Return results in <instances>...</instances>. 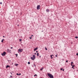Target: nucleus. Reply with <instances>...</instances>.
Segmentation results:
<instances>
[{
  "instance_id": "obj_1",
  "label": "nucleus",
  "mask_w": 78,
  "mask_h": 78,
  "mask_svg": "<svg viewBox=\"0 0 78 78\" xmlns=\"http://www.w3.org/2000/svg\"><path fill=\"white\" fill-rule=\"evenodd\" d=\"M48 77L50 78H53V76L52 75V74H51L49 73L48 74Z\"/></svg>"
},
{
  "instance_id": "obj_2",
  "label": "nucleus",
  "mask_w": 78,
  "mask_h": 78,
  "mask_svg": "<svg viewBox=\"0 0 78 78\" xmlns=\"http://www.w3.org/2000/svg\"><path fill=\"white\" fill-rule=\"evenodd\" d=\"M33 57H31V59H32V60H33V61H34V59H36V57H35V55H33Z\"/></svg>"
},
{
  "instance_id": "obj_3",
  "label": "nucleus",
  "mask_w": 78,
  "mask_h": 78,
  "mask_svg": "<svg viewBox=\"0 0 78 78\" xmlns=\"http://www.w3.org/2000/svg\"><path fill=\"white\" fill-rule=\"evenodd\" d=\"M23 51V49L20 48L18 50V53H20V52H22Z\"/></svg>"
},
{
  "instance_id": "obj_4",
  "label": "nucleus",
  "mask_w": 78,
  "mask_h": 78,
  "mask_svg": "<svg viewBox=\"0 0 78 78\" xmlns=\"http://www.w3.org/2000/svg\"><path fill=\"white\" fill-rule=\"evenodd\" d=\"M6 55V52H4L3 53L1 54V55H2L3 56H5V55Z\"/></svg>"
},
{
  "instance_id": "obj_5",
  "label": "nucleus",
  "mask_w": 78,
  "mask_h": 78,
  "mask_svg": "<svg viewBox=\"0 0 78 78\" xmlns=\"http://www.w3.org/2000/svg\"><path fill=\"white\" fill-rule=\"evenodd\" d=\"M37 9H40V5H38L37 7Z\"/></svg>"
},
{
  "instance_id": "obj_6",
  "label": "nucleus",
  "mask_w": 78,
  "mask_h": 78,
  "mask_svg": "<svg viewBox=\"0 0 78 78\" xmlns=\"http://www.w3.org/2000/svg\"><path fill=\"white\" fill-rule=\"evenodd\" d=\"M7 52H10V51H11V50H9V49H7Z\"/></svg>"
},
{
  "instance_id": "obj_7",
  "label": "nucleus",
  "mask_w": 78,
  "mask_h": 78,
  "mask_svg": "<svg viewBox=\"0 0 78 78\" xmlns=\"http://www.w3.org/2000/svg\"><path fill=\"white\" fill-rule=\"evenodd\" d=\"M37 50V47L36 48L34 49V51H36V50Z\"/></svg>"
},
{
  "instance_id": "obj_8",
  "label": "nucleus",
  "mask_w": 78,
  "mask_h": 78,
  "mask_svg": "<svg viewBox=\"0 0 78 78\" xmlns=\"http://www.w3.org/2000/svg\"><path fill=\"white\" fill-rule=\"evenodd\" d=\"M51 59H52V58H53L54 56H53V55H51Z\"/></svg>"
},
{
  "instance_id": "obj_9",
  "label": "nucleus",
  "mask_w": 78,
  "mask_h": 78,
  "mask_svg": "<svg viewBox=\"0 0 78 78\" xmlns=\"http://www.w3.org/2000/svg\"><path fill=\"white\" fill-rule=\"evenodd\" d=\"M46 12H49L50 11V10L48 9H47L46 10Z\"/></svg>"
},
{
  "instance_id": "obj_10",
  "label": "nucleus",
  "mask_w": 78,
  "mask_h": 78,
  "mask_svg": "<svg viewBox=\"0 0 78 78\" xmlns=\"http://www.w3.org/2000/svg\"><path fill=\"white\" fill-rule=\"evenodd\" d=\"M8 67H10V66L9 65H7L6 66V68H8Z\"/></svg>"
},
{
  "instance_id": "obj_11",
  "label": "nucleus",
  "mask_w": 78,
  "mask_h": 78,
  "mask_svg": "<svg viewBox=\"0 0 78 78\" xmlns=\"http://www.w3.org/2000/svg\"><path fill=\"white\" fill-rule=\"evenodd\" d=\"M3 41H4V39H3L2 41H1V42H3Z\"/></svg>"
},
{
  "instance_id": "obj_12",
  "label": "nucleus",
  "mask_w": 78,
  "mask_h": 78,
  "mask_svg": "<svg viewBox=\"0 0 78 78\" xmlns=\"http://www.w3.org/2000/svg\"><path fill=\"white\" fill-rule=\"evenodd\" d=\"M14 65L15 66H18V64H15Z\"/></svg>"
},
{
  "instance_id": "obj_13",
  "label": "nucleus",
  "mask_w": 78,
  "mask_h": 78,
  "mask_svg": "<svg viewBox=\"0 0 78 78\" xmlns=\"http://www.w3.org/2000/svg\"><path fill=\"white\" fill-rule=\"evenodd\" d=\"M75 38H76V39H78V37L76 36L75 37Z\"/></svg>"
},
{
  "instance_id": "obj_14",
  "label": "nucleus",
  "mask_w": 78,
  "mask_h": 78,
  "mask_svg": "<svg viewBox=\"0 0 78 78\" xmlns=\"http://www.w3.org/2000/svg\"><path fill=\"white\" fill-rule=\"evenodd\" d=\"M28 64H30V62H28Z\"/></svg>"
},
{
  "instance_id": "obj_15",
  "label": "nucleus",
  "mask_w": 78,
  "mask_h": 78,
  "mask_svg": "<svg viewBox=\"0 0 78 78\" xmlns=\"http://www.w3.org/2000/svg\"><path fill=\"white\" fill-rule=\"evenodd\" d=\"M45 49L46 50H47V48L45 47Z\"/></svg>"
},
{
  "instance_id": "obj_16",
  "label": "nucleus",
  "mask_w": 78,
  "mask_h": 78,
  "mask_svg": "<svg viewBox=\"0 0 78 78\" xmlns=\"http://www.w3.org/2000/svg\"><path fill=\"white\" fill-rule=\"evenodd\" d=\"M37 56H39V53H37Z\"/></svg>"
},
{
  "instance_id": "obj_17",
  "label": "nucleus",
  "mask_w": 78,
  "mask_h": 78,
  "mask_svg": "<svg viewBox=\"0 0 78 78\" xmlns=\"http://www.w3.org/2000/svg\"><path fill=\"white\" fill-rule=\"evenodd\" d=\"M34 67H36V65H35V64H34Z\"/></svg>"
},
{
  "instance_id": "obj_18",
  "label": "nucleus",
  "mask_w": 78,
  "mask_h": 78,
  "mask_svg": "<svg viewBox=\"0 0 78 78\" xmlns=\"http://www.w3.org/2000/svg\"><path fill=\"white\" fill-rule=\"evenodd\" d=\"M19 41H22V39H20L19 40Z\"/></svg>"
},
{
  "instance_id": "obj_19",
  "label": "nucleus",
  "mask_w": 78,
  "mask_h": 78,
  "mask_svg": "<svg viewBox=\"0 0 78 78\" xmlns=\"http://www.w3.org/2000/svg\"><path fill=\"white\" fill-rule=\"evenodd\" d=\"M55 56L56 57H58V55H56Z\"/></svg>"
},
{
  "instance_id": "obj_20",
  "label": "nucleus",
  "mask_w": 78,
  "mask_h": 78,
  "mask_svg": "<svg viewBox=\"0 0 78 78\" xmlns=\"http://www.w3.org/2000/svg\"><path fill=\"white\" fill-rule=\"evenodd\" d=\"M37 76V75L35 74V75H34V76Z\"/></svg>"
},
{
  "instance_id": "obj_21",
  "label": "nucleus",
  "mask_w": 78,
  "mask_h": 78,
  "mask_svg": "<svg viewBox=\"0 0 78 78\" xmlns=\"http://www.w3.org/2000/svg\"><path fill=\"white\" fill-rule=\"evenodd\" d=\"M71 64H73V62H71Z\"/></svg>"
},
{
  "instance_id": "obj_22",
  "label": "nucleus",
  "mask_w": 78,
  "mask_h": 78,
  "mask_svg": "<svg viewBox=\"0 0 78 78\" xmlns=\"http://www.w3.org/2000/svg\"><path fill=\"white\" fill-rule=\"evenodd\" d=\"M0 4H1V5H2V2H1L0 3Z\"/></svg>"
},
{
  "instance_id": "obj_23",
  "label": "nucleus",
  "mask_w": 78,
  "mask_h": 78,
  "mask_svg": "<svg viewBox=\"0 0 78 78\" xmlns=\"http://www.w3.org/2000/svg\"><path fill=\"white\" fill-rule=\"evenodd\" d=\"M16 57H17V55H17V54H16Z\"/></svg>"
},
{
  "instance_id": "obj_24",
  "label": "nucleus",
  "mask_w": 78,
  "mask_h": 78,
  "mask_svg": "<svg viewBox=\"0 0 78 78\" xmlns=\"http://www.w3.org/2000/svg\"><path fill=\"white\" fill-rule=\"evenodd\" d=\"M66 62H68V61L66 60Z\"/></svg>"
},
{
  "instance_id": "obj_25",
  "label": "nucleus",
  "mask_w": 78,
  "mask_h": 78,
  "mask_svg": "<svg viewBox=\"0 0 78 78\" xmlns=\"http://www.w3.org/2000/svg\"><path fill=\"white\" fill-rule=\"evenodd\" d=\"M29 38H30V39H32V38L31 37H30Z\"/></svg>"
},
{
  "instance_id": "obj_26",
  "label": "nucleus",
  "mask_w": 78,
  "mask_h": 78,
  "mask_svg": "<svg viewBox=\"0 0 78 78\" xmlns=\"http://www.w3.org/2000/svg\"><path fill=\"white\" fill-rule=\"evenodd\" d=\"M61 70H62V68L60 69Z\"/></svg>"
},
{
  "instance_id": "obj_27",
  "label": "nucleus",
  "mask_w": 78,
  "mask_h": 78,
  "mask_svg": "<svg viewBox=\"0 0 78 78\" xmlns=\"http://www.w3.org/2000/svg\"><path fill=\"white\" fill-rule=\"evenodd\" d=\"M17 75H19V74L18 73L16 74Z\"/></svg>"
},
{
  "instance_id": "obj_28",
  "label": "nucleus",
  "mask_w": 78,
  "mask_h": 78,
  "mask_svg": "<svg viewBox=\"0 0 78 78\" xmlns=\"http://www.w3.org/2000/svg\"><path fill=\"white\" fill-rule=\"evenodd\" d=\"M76 55H77V56H78V53H77V54H76Z\"/></svg>"
},
{
  "instance_id": "obj_29",
  "label": "nucleus",
  "mask_w": 78,
  "mask_h": 78,
  "mask_svg": "<svg viewBox=\"0 0 78 78\" xmlns=\"http://www.w3.org/2000/svg\"><path fill=\"white\" fill-rule=\"evenodd\" d=\"M71 65L72 66H73V65H72V64H71Z\"/></svg>"
},
{
  "instance_id": "obj_30",
  "label": "nucleus",
  "mask_w": 78,
  "mask_h": 78,
  "mask_svg": "<svg viewBox=\"0 0 78 78\" xmlns=\"http://www.w3.org/2000/svg\"><path fill=\"white\" fill-rule=\"evenodd\" d=\"M21 75V73L19 74V75Z\"/></svg>"
},
{
  "instance_id": "obj_31",
  "label": "nucleus",
  "mask_w": 78,
  "mask_h": 78,
  "mask_svg": "<svg viewBox=\"0 0 78 78\" xmlns=\"http://www.w3.org/2000/svg\"><path fill=\"white\" fill-rule=\"evenodd\" d=\"M36 53H38V51H36Z\"/></svg>"
},
{
  "instance_id": "obj_32",
  "label": "nucleus",
  "mask_w": 78,
  "mask_h": 78,
  "mask_svg": "<svg viewBox=\"0 0 78 78\" xmlns=\"http://www.w3.org/2000/svg\"><path fill=\"white\" fill-rule=\"evenodd\" d=\"M11 77H12V76H10V78Z\"/></svg>"
},
{
  "instance_id": "obj_33",
  "label": "nucleus",
  "mask_w": 78,
  "mask_h": 78,
  "mask_svg": "<svg viewBox=\"0 0 78 78\" xmlns=\"http://www.w3.org/2000/svg\"><path fill=\"white\" fill-rule=\"evenodd\" d=\"M73 67H74L73 66H72V68H73Z\"/></svg>"
},
{
  "instance_id": "obj_34",
  "label": "nucleus",
  "mask_w": 78,
  "mask_h": 78,
  "mask_svg": "<svg viewBox=\"0 0 78 78\" xmlns=\"http://www.w3.org/2000/svg\"><path fill=\"white\" fill-rule=\"evenodd\" d=\"M43 70V69H41V70Z\"/></svg>"
},
{
  "instance_id": "obj_35",
  "label": "nucleus",
  "mask_w": 78,
  "mask_h": 78,
  "mask_svg": "<svg viewBox=\"0 0 78 78\" xmlns=\"http://www.w3.org/2000/svg\"><path fill=\"white\" fill-rule=\"evenodd\" d=\"M62 71H64V69H63L62 70Z\"/></svg>"
},
{
  "instance_id": "obj_36",
  "label": "nucleus",
  "mask_w": 78,
  "mask_h": 78,
  "mask_svg": "<svg viewBox=\"0 0 78 78\" xmlns=\"http://www.w3.org/2000/svg\"><path fill=\"white\" fill-rule=\"evenodd\" d=\"M10 73H11V75H12V73L11 72Z\"/></svg>"
},
{
  "instance_id": "obj_37",
  "label": "nucleus",
  "mask_w": 78,
  "mask_h": 78,
  "mask_svg": "<svg viewBox=\"0 0 78 78\" xmlns=\"http://www.w3.org/2000/svg\"><path fill=\"white\" fill-rule=\"evenodd\" d=\"M39 57H40V58H41V55L40 56H39Z\"/></svg>"
},
{
  "instance_id": "obj_38",
  "label": "nucleus",
  "mask_w": 78,
  "mask_h": 78,
  "mask_svg": "<svg viewBox=\"0 0 78 78\" xmlns=\"http://www.w3.org/2000/svg\"><path fill=\"white\" fill-rule=\"evenodd\" d=\"M34 54H35V55H36V53H34Z\"/></svg>"
},
{
  "instance_id": "obj_39",
  "label": "nucleus",
  "mask_w": 78,
  "mask_h": 78,
  "mask_svg": "<svg viewBox=\"0 0 78 78\" xmlns=\"http://www.w3.org/2000/svg\"><path fill=\"white\" fill-rule=\"evenodd\" d=\"M73 67H75V65H73Z\"/></svg>"
},
{
  "instance_id": "obj_40",
  "label": "nucleus",
  "mask_w": 78,
  "mask_h": 78,
  "mask_svg": "<svg viewBox=\"0 0 78 78\" xmlns=\"http://www.w3.org/2000/svg\"><path fill=\"white\" fill-rule=\"evenodd\" d=\"M3 37H5V36H3Z\"/></svg>"
},
{
  "instance_id": "obj_41",
  "label": "nucleus",
  "mask_w": 78,
  "mask_h": 78,
  "mask_svg": "<svg viewBox=\"0 0 78 78\" xmlns=\"http://www.w3.org/2000/svg\"><path fill=\"white\" fill-rule=\"evenodd\" d=\"M13 48L12 47H11V48Z\"/></svg>"
},
{
  "instance_id": "obj_42",
  "label": "nucleus",
  "mask_w": 78,
  "mask_h": 78,
  "mask_svg": "<svg viewBox=\"0 0 78 78\" xmlns=\"http://www.w3.org/2000/svg\"><path fill=\"white\" fill-rule=\"evenodd\" d=\"M42 69H44V68H42Z\"/></svg>"
},
{
  "instance_id": "obj_43",
  "label": "nucleus",
  "mask_w": 78,
  "mask_h": 78,
  "mask_svg": "<svg viewBox=\"0 0 78 78\" xmlns=\"http://www.w3.org/2000/svg\"><path fill=\"white\" fill-rule=\"evenodd\" d=\"M32 36H33V35H32V36H31V37H32Z\"/></svg>"
},
{
  "instance_id": "obj_44",
  "label": "nucleus",
  "mask_w": 78,
  "mask_h": 78,
  "mask_svg": "<svg viewBox=\"0 0 78 78\" xmlns=\"http://www.w3.org/2000/svg\"><path fill=\"white\" fill-rule=\"evenodd\" d=\"M18 26H19V24H18Z\"/></svg>"
},
{
  "instance_id": "obj_45",
  "label": "nucleus",
  "mask_w": 78,
  "mask_h": 78,
  "mask_svg": "<svg viewBox=\"0 0 78 78\" xmlns=\"http://www.w3.org/2000/svg\"><path fill=\"white\" fill-rule=\"evenodd\" d=\"M73 69H74V68H73Z\"/></svg>"
},
{
  "instance_id": "obj_46",
  "label": "nucleus",
  "mask_w": 78,
  "mask_h": 78,
  "mask_svg": "<svg viewBox=\"0 0 78 78\" xmlns=\"http://www.w3.org/2000/svg\"><path fill=\"white\" fill-rule=\"evenodd\" d=\"M77 71H78V69L77 70Z\"/></svg>"
}]
</instances>
